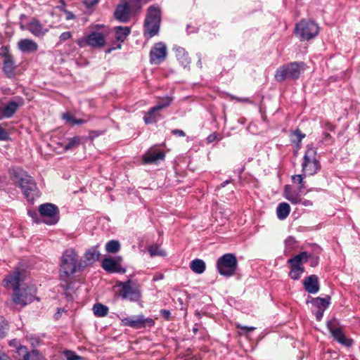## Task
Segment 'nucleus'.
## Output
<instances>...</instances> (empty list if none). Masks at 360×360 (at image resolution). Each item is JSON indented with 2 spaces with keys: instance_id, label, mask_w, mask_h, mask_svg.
Here are the masks:
<instances>
[{
  "instance_id": "f257e3e1",
  "label": "nucleus",
  "mask_w": 360,
  "mask_h": 360,
  "mask_svg": "<svg viewBox=\"0 0 360 360\" xmlns=\"http://www.w3.org/2000/svg\"><path fill=\"white\" fill-rule=\"evenodd\" d=\"M78 255L74 249L66 250L61 257L60 268V278L62 281L68 283L72 276L78 270ZM65 288H68L66 284Z\"/></svg>"
},
{
  "instance_id": "f03ea898",
  "label": "nucleus",
  "mask_w": 360,
  "mask_h": 360,
  "mask_svg": "<svg viewBox=\"0 0 360 360\" xmlns=\"http://www.w3.org/2000/svg\"><path fill=\"white\" fill-rule=\"evenodd\" d=\"M15 184L22 189L27 200L33 201L38 195V189L32 176L26 172H21L15 174Z\"/></svg>"
},
{
  "instance_id": "7ed1b4c3",
  "label": "nucleus",
  "mask_w": 360,
  "mask_h": 360,
  "mask_svg": "<svg viewBox=\"0 0 360 360\" xmlns=\"http://www.w3.org/2000/svg\"><path fill=\"white\" fill-rule=\"evenodd\" d=\"M161 21L160 9L158 6H151L148 8L144 22V34L148 37L156 35L160 29Z\"/></svg>"
},
{
  "instance_id": "20e7f679",
  "label": "nucleus",
  "mask_w": 360,
  "mask_h": 360,
  "mask_svg": "<svg viewBox=\"0 0 360 360\" xmlns=\"http://www.w3.org/2000/svg\"><path fill=\"white\" fill-rule=\"evenodd\" d=\"M304 63L292 62L284 65L277 69L275 73V79L277 82H282L286 79H297L304 70Z\"/></svg>"
},
{
  "instance_id": "39448f33",
  "label": "nucleus",
  "mask_w": 360,
  "mask_h": 360,
  "mask_svg": "<svg viewBox=\"0 0 360 360\" xmlns=\"http://www.w3.org/2000/svg\"><path fill=\"white\" fill-rule=\"evenodd\" d=\"M217 267L221 275L226 277L232 276L238 267L237 259L233 254H225L217 259Z\"/></svg>"
},
{
  "instance_id": "423d86ee",
  "label": "nucleus",
  "mask_w": 360,
  "mask_h": 360,
  "mask_svg": "<svg viewBox=\"0 0 360 360\" xmlns=\"http://www.w3.org/2000/svg\"><path fill=\"white\" fill-rule=\"evenodd\" d=\"M319 32V27L314 21L302 20L295 29V35L301 41L309 40L315 37Z\"/></svg>"
},
{
  "instance_id": "0eeeda50",
  "label": "nucleus",
  "mask_w": 360,
  "mask_h": 360,
  "mask_svg": "<svg viewBox=\"0 0 360 360\" xmlns=\"http://www.w3.org/2000/svg\"><path fill=\"white\" fill-rule=\"evenodd\" d=\"M117 286L120 288V295L122 299L136 302L141 297L140 285L134 281L129 279L124 282H120Z\"/></svg>"
},
{
  "instance_id": "6e6552de",
  "label": "nucleus",
  "mask_w": 360,
  "mask_h": 360,
  "mask_svg": "<svg viewBox=\"0 0 360 360\" xmlns=\"http://www.w3.org/2000/svg\"><path fill=\"white\" fill-rule=\"evenodd\" d=\"M309 255L307 252H302L288 260L290 271L289 276L293 280H298L304 271L303 264L308 260Z\"/></svg>"
},
{
  "instance_id": "1a4fd4ad",
  "label": "nucleus",
  "mask_w": 360,
  "mask_h": 360,
  "mask_svg": "<svg viewBox=\"0 0 360 360\" xmlns=\"http://www.w3.org/2000/svg\"><path fill=\"white\" fill-rule=\"evenodd\" d=\"M316 149L313 147L307 146L302 164V172L305 175H314L320 169L321 165L316 158Z\"/></svg>"
},
{
  "instance_id": "9d476101",
  "label": "nucleus",
  "mask_w": 360,
  "mask_h": 360,
  "mask_svg": "<svg viewBox=\"0 0 360 360\" xmlns=\"http://www.w3.org/2000/svg\"><path fill=\"white\" fill-rule=\"evenodd\" d=\"M108 35V31L92 32L86 37L79 39L77 44L80 47H83L85 44H87L93 48H101L105 46V39Z\"/></svg>"
},
{
  "instance_id": "9b49d317",
  "label": "nucleus",
  "mask_w": 360,
  "mask_h": 360,
  "mask_svg": "<svg viewBox=\"0 0 360 360\" xmlns=\"http://www.w3.org/2000/svg\"><path fill=\"white\" fill-rule=\"evenodd\" d=\"M39 212L45 224L53 225L58 221L59 210L55 205L51 203L42 204L39 207Z\"/></svg>"
},
{
  "instance_id": "f8f14e48",
  "label": "nucleus",
  "mask_w": 360,
  "mask_h": 360,
  "mask_svg": "<svg viewBox=\"0 0 360 360\" xmlns=\"http://www.w3.org/2000/svg\"><path fill=\"white\" fill-rule=\"evenodd\" d=\"M35 290L30 287L20 288L13 292L12 300L16 305L25 307L34 299Z\"/></svg>"
},
{
  "instance_id": "ddd939ff",
  "label": "nucleus",
  "mask_w": 360,
  "mask_h": 360,
  "mask_svg": "<svg viewBox=\"0 0 360 360\" xmlns=\"http://www.w3.org/2000/svg\"><path fill=\"white\" fill-rule=\"evenodd\" d=\"M123 326H129L133 328L139 329L146 327H152L155 321L151 318H145L142 314L120 319Z\"/></svg>"
},
{
  "instance_id": "4468645a",
  "label": "nucleus",
  "mask_w": 360,
  "mask_h": 360,
  "mask_svg": "<svg viewBox=\"0 0 360 360\" xmlns=\"http://www.w3.org/2000/svg\"><path fill=\"white\" fill-rule=\"evenodd\" d=\"M122 257L117 256L115 257H107L103 259L101 267L108 273H124L125 269L122 267Z\"/></svg>"
},
{
  "instance_id": "2eb2a0df",
  "label": "nucleus",
  "mask_w": 360,
  "mask_h": 360,
  "mask_svg": "<svg viewBox=\"0 0 360 360\" xmlns=\"http://www.w3.org/2000/svg\"><path fill=\"white\" fill-rule=\"evenodd\" d=\"M101 255L98 245L88 248L84 254V261L78 264V270L82 271L86 266L94 264L100 259Z\"/></svg>"
},
{
  "instance_id": "dca6fc26",
  "label": "nucleus",
  "mask_w": 360,
  "mask_h": 360,
  "mask_svg": "<svg viewBox=\"0 0 360 360\" xmlns=\"http://www.w3.org/2000/svg\"><path fill=\"white\" fill-rule=\"evenodd\" d=\"M22 281V271L16 269L8 274L2 281V285L7 289H13L14 292L20 289Z\"/></svg>"
},
{
  "instance_id": "f3484780",
  "label": "nucleus",
  "mask_w": 360,
  "mask_h": 360,
  "mask_svg": "<svg viewBox=\"0 0 360 360\" xmlns=\"http://www.w3.org/2000/svg\"><path fill=\"white\" fill-rule=\"evenodd\" d=\"M328 328L333 337L340 344L349 347L352 345V340L346 338L342 329L338 326L336 321H330L327 323Z\"/></svg>"
},
{
  "instance_id": "a211bd4d",
  "label": "nucleus",
  "mask_w": 360,
  "mask_h": 360,
  "mask_svg": "<svg viewBox=\"0 0 360 360\" xmlns=\"http://www.w3.org/2000/svg\"><path fill=\"white\" fill-rule=\"evenodd\" d=\"M121 3L119 4L115 11L114 15L115 19L121 22H127L130 20L131 13H134V11L131 10L128 3L125 0H120Z\"/></svg>"
},
{
  "instance_id": "6ab92c4d",
  "label": "nucleus",
  "mask_w": 360,
  "mask_h": 360,
  "mask_svg": "<svg viewBox=\"0 0 360 360\" xmlns=\"http://www.w3.org/2000/svg\"><path fill=\"white\" fill-rule=\"evenodd\" d=\"M167 56V47L162 42L157 43L150 51V63L159 64L163 61Z\"/></svg>"
},
{
  "instance_id": "aec40b11",
  "label": "nucleus",
  "mask_w": 360,
  "mask_h": 360,
  "mask_svg": "<svg viewBox=\"0 0 360 360\" xmlns=\"http://www.w3.org/2000/svg\"><path fill=\"white\" fill-rule=\"evenodd\" d=\"M24 103V99L20 96H17L13 100L9 101L4 106L3 115H0V120H2L4 117L10 118L13 117L18 108L23 105Z\"/></svg>"
},
{
  "instance_id": "412c9836",
  "label": "nucleus",
  "mask_w": 360,
  "mask_h": 360,
  "mask_svg": "<svg viewBox=\"0 0 360 360\" xmlns=\"http://www.w3.org/2000/svg\"><path fill=\"white\" fill-rule=\"evenodd\" d=\"M300 188L294 189L290 185H286L284 187L283 196L285 199L289 200L292 204H298L302 201L301 193Z\"/></svg>"
},
{
  "instance_id": "4be33fe9",
  "label": "nucleus",
  "mask_w": 360,
  "mask_h": 360,
  "mask_svg": "<svg viewBox=\"0 0 360 360\" xmlns=\"http://www.w3.org/2000/svg\"><path fill=\"white\" fill-rule=\"evenodd\" d=\"M303 285L305 290L309 293L315 294L319 290V278L316 275L307 277L303 281Z\"/></svg>"
},
{
  "instance_id": "5701e85b",
  "label": "nucleus",
  "mask_w": 360,
  "mask_h": 360,
  "mask_svg": "<svg viewBox=\"0 0 360 360\" xmlns=\"http://www.w3.org/2000/svg\"><path fill=\"white\" fill-rule=\"evenodd\" d=\"M19 355H22V360H45L44 356L41 355L37 350L27 351L25 346L20 345L18 348Z\"/></svg>"
},
{
  "instance_id": "b1692460",
  "label": "nucleus",
  "mask_w": 360,
  "mask_h": 360,
  "mask_svg": "<svg viewBox=\"0 0 360 360\" xmlns=\"http://www.w3.org/2000/svg\"><path fill=\"white\" fill-rule=\"evenodd\" d=\"M168 106V102L165 104H157L155 106L151 108L149 111L145 115L143 120L146 124H151L157 122L159 115L158 112L164 108Z\"/></svg>"
},
{
  "instance_id": "393cba45",
  "label": "nucleus",
  "mask_w": 360,
  "mask_h": 360,
  "mask_svg": "<svg viewBox=\"0 0 360 360\" xmlns=\"http://www.w3.org/2000/svg\"><path fill=\"white\" fill-rule=\"evenodd\" d=\"M38 44L30 39H20L18 43V48L23 53H34L38 50Z\"/></svg>"
},
{
  "instance_id": "a878e982",
  "label": "nucleus",
  "mask_w": 360,
  "mask_h": 360,
  "mask_svg": "<svg viewBox=\"0 0 360 360\" xmlns=\"http://www.w3.org/2000/svg\"><path fill=\"white\" fill-rule=\"evenodd\" d=\"M27 29L35 37H41L46 34L48 29L44 28L37 20H32L27 24Z\"/></svg>"
},
{
  "instance_id": "bb28decb",
  "label": "nucleus",
  "mask_w": 360,
  "mask_h": 360,
  "mask_svg": "<svg viewBox=\"0 0 360 360\" xmlns=\"http://www.w3.org/2000/svg\"><path fill=\"white\" fill-rule=\"evenodd\" d=\"M3 70L6 76L9 78L13 77L15 75V63L13 56L9 53L6 54L5 56Z\"/></svg>"
},
{
  "instance_id": "cd10ccee",
  "label": "nucleus",
  "mask_w": 360,
  "mask_h": 360,
  "mask_svg": "<svg viewBox=\"0 0 360 360\" xmlns=\"http://www.w3.org/2000/svg\"><path fill=\"white\" fill-rule=\"evenodd\" d=\"M290 212V207L287 202H281L278 205L276 214L280 220L285 219Z\"/></svg>"
},
{
  "instance_id": "c85d7f7f",
  "label": "nucleus",
  "mask_w": 360,
  "mask_h": 360,
  "mask_svg": "<svg viewBox=\"0 0 360 360\" xmlns=\"http://www.w3.org/2000/svg\"><path fill=\"white\" fill-rule=\"evenodd\" d=\"M165 153L163 151L149 152L144 156V162L146 163H154L158 160H163L165 158Z\"/></svg>"
},
{
  "instance_id": "c756f323",
  "label": "nucleus",
  "mask_w": 360,
  "mask_h": 360,
  "mask_svg": "<svg viewBox=\"0 0 360 360\" xmlns=\"http://www.w3.org/2000/svg\"><path fill=\"white\" fill-rule=\"evenodd\" d=\"M130 28L129 27H116L115 38L117 41L123 42L127 37L130 34Z\"/></svg>"
},
{
  "instance_id": "7c9ffc66",
  "label": "nucleus",
  "mask_w": 360,
  "mask_h": 360,
  "mask_svg": "<svg viewBox=\"0 0 360 360\" xmlns=\"http://www.w3.org/2000/svg\"><path fill=\"white\" fill-rule=\"evenodd\" d=\"M190 268L193 272L200 274L205 271V263L202 259H195L191 262Z\"/></svg>"
},
{
  "instance_id": "2f4dec72",
  "label": "nucleus",
  "mask_w": 360,
  "mask_h": 360,
  "mask_svg": "<svg viewBox=\"0 0 360 360\" xmlns=\"http://www.w3.org/2000/svg\"><path fill=\"white\" fill-rule=\"evenodd\" d=\"M311 302L316 309L321 311H325L329 305V302L326 299L321 297L313 298Z\"/></svg>"
},
{
  "instance_id": "473e14b6",
  "label": "nucleus",
  "mask_w": 360,
  "mask_h": 360,
  "mask_svg": "<svg viewBox=\"0 0 360 360\" xmlns=\"http://www.w3.org/2000/svg\"><path fill=\"white\" fill-rule=\"evenodd\" d=\"M93 311L96 316L104 317L108 313V307L101 303H96L94 305Z\"/></svg>"
},
{
  "instance_id": "72a5a7b5",
  "label": "nucleus",
  "mask_w": 360,
  "mask_h": 360,
  "mask_svg": "<svg viewBox=\"0 0 360 360\" xmlns=\"http://www.w3.org/2000/svg\"><path fill=\"white\" fill-rule=\"evenodd\" d=\"M120 243L118 240H112L108 241L105 245V250L108 253L115 254L120 251Z\"/></svg>"
},
{
  "instance_id": "f704fd0d",
  "label": "nucleus",
  "mask_w": 360,
  "mask_h": 360,
  "mask_svg": "<svg viewBox=\"0 0 360 360\" xmlns=\"http://www.w3.org/2000/svg\"><path fill=\"white\" fill-rule=\"evenodd\" d=\"M81 143V138L79 136H74L68 140L67 144L64 146L65 150H72L78 147Z\"/></svg>"
},
{
  "instance_id": "c9c22d12",
  "label": "nucleus",
  "mask_w": 360,
  "mask_h": 360,
  "mask_svg": "<svg viewBox=\"0 0 360 360\" xmlns=\"http://www.w3.org/2000/svg\"><path fill=\"white\" fill-rule=\"evenodd\" d=\"M148 252L151 257L166 256V252L158 245H153L148 248Z\"/></svg>"
},
{
  "instance_id": "e433bc0d",
  "label": "nucleus",
  "mask_w": 360,
  "mask_h": 360,
  "mask_svg": "<svg viewBox=\"0 0 360 360\" xmlns=\"http://www.w3.org/2000/svg\"><path fill=\"white\" fill-rule=\"evenodd\" d=\"M176 56L184 66H186L190 63L188 54L185 53L183 49H178L176 50Z\"/></svg>"
},
{
  "instance_id": "4c0bfd02",
  "label": "nucleus",
  "mask_w": 360,
  "mask_h": 360,
  "mask_svg": "<svg viewBox=\"0 0 360 360\" xmlns=\"http://www.w3.org/2000/svg\"><path fill=\"white\" fill-rule=\"evenodd\" d=\"M145 0H127L125 1L126 3L129 4V6L131 8V11H134L135 13L138 11L141 10L142 7V2Z\"/></svg>"
},
{
  "instance_id": "58836bf2",
  "label": "nucleus",
  "mask_w": 360,
  "mask_h": 360,
  "mask_svg": "<svg viewBox=\"0 0 360 360\" xmlns=\"http://www.w3.org/2000/svg\"><path fill=\"white\" fill-rule=\"evenodd\" d=\"M292 181L294 183H297L300 184L298 188H300V192H302L303 189L305 188V183L304 181V177L301 174L293 175L292 176Z\"/></svg>"
},
{
  "instance_id": "ea45409f",
  "label": "nucleus",
  "mask_w": 360,
  "mask_h": 360,
  "mask_svg": "<svg viewBox=\"0 0 360 360\" xmlns=\"http://www.w3.org/2000/svg\"><path fill=\"white\" fill-rule=\"evenodd\" d=\"M68 360H80L81 356L75 354L73 352L68 350L65 352Z\"/></svg>"
},
{
  "instance_id": "a19ab883",
  "label": "nucleus",
  "mask_w": 360,
  "mask_h": 360,
  "mask_svg": "<svg viewBox=\"0 0 360 360\" xmlns=\"http://www.w3.org/2000/svg\"><path fill=\"white\" fill-rule=\"evenodd\" d=\"M9 138L6 131L0 125V141H6Z\"/></svg>"
},
{
  "instance_id": "79ce46f5",
  "label": "nucleus",
  "mask_w": 360,
  "mask_h": 360,
  "mask_svg": "<svg viewBox=\"0 0 360 360\" xmlns=\"http://www.w3.org/2000/svg\"><path fill=\"white\" fill-rule=\"evenodd\" d=\"M71 37H72V34L70 32H65L60 34V41H65L70 39Z\"/></svg>"
},
{
  "instance_id": "37998d69",
  "label": "nucleus",
  "mask_w": 360,
  "mask_h": 360,
  "mask_svg": "<svg viewBox=\"0 0 360 360\" xmlns=\"http://www.w3.org/2000/svg\"><path fill=\"white\" fill-rule=\"evenodd\" d=\"M236 326H237V328H240L243 330H244L245 333H250L255 329V327H252V326L249 327V326H243L240 324H237Z\"/></svg>"
},
{
  "instance_id": "c03bdc74",
  "label": "nucleus",
  "mask_w": 360,
  "mask_h": 360,
  "mask_svg": "<svg viewBox=\"0 0 360 360\" xmlns=\"http://www.w3.org/2000/svg\"><path fill=\"white\" fill-rule=\"evenodd\" d=\"M98 3V0H84V4L86 7H92Z\"/></svg>"
},
{
  "instance_id": "a18cd8bd",
  "label": "nucleus",
  "mask_w": 360,
  "mask_h": 360,
  "mask_svg": "<svg viewBox=\"0 0 360 360\" xmlns=\"http://www.w3.org/2000/svg\"><path fill=\"white\" fill-rule=\"evenodd\" d=\"M314 311V314L316 316V319L318 321H320L321 319V318L323 317L324 311L315 309Z\"/></svg>"
},
{
  "instance_id": "49530a36",
  "label": "nucleus",
  "mask_w": 360,
  "mask_h": 360,
  "mask_svg": "<svg viewBox=\"0 0 360 360\" xmlns=\"http://www.w3.org/2000/svg\"><path fill=\"white\" fill-rule=\"evenodd\" d=\"M294 135L297 137V141L300 142L302 139L304 137V134H302L300 130H296L294 132Z\"/></svg>"
},
{
  "instance_id": "de8ad7c7",
  "label": "nucleus",
  "mask_w": 360,
  "mask_h": 360,
  "mask_svg": "<svg viewBox=\"0 0 360 360\" xmlns=\"http://www.w3.org/2000/svg\"><path fill=\"white\" fill-rule=\"evenodd\" d=\"M172 133L179 136H185V132L181 129H174Z\"/></svg>"
},
{
  "instance_id": "09e8293b",
  "label": "nucleus",
  "mask_w": 360,
  "mask_h": 360,
  "mask_svg": "<svg viewBox=\"0 0 360 360\" xmlns=\"http://www.w3.org/2000/svg\"><path fill=\"white\" fill-rule=\"evenodd\" d=\"M63 119H65V120L68 121V122H73L74 121V117L69 113H65L63 114Z\"/></svg>"
},
{
  "instance_id": "8fccbe9b",
  "label": "nucleus",
  "mask_w": 360,
  "mask_h": 360,
  "mask_svg": "<svg viewBox=\"0 0 360 360\" xmlns=\"http://www.w3.org/2000/svg\"><path fill=\"white\" fill-rule=\"evenodd\" d=\"M65 13L66 15V20H69L75 18V15L71 11H65Z\"/></svg>"
},
{
  "instance_id": "3c124183",
  "label": "nucleus",
  "mask_w": 360,
  "mask_h": 360,
  "mask_svg": "<svg viewBox=\"0 0 360 360\" xmlns=\"http://www.w3.org/2000/svg\"><path fill=\"white\" fill-rule=\"evenodd\" d=\"M160 313L167 319H169L171 315L170 311L166 309L161 310Z\"/></svg>"
},
{
  "instance_id": "603ef678",
  "label": "nucleus",
  "mask_w": 360,
  "mask_h": 360,
  "mask_svg": "<svg viewBox=\"0 0 360 360\" xmlns=\"http://www.w3.org/2000/svg\"><path fill=\"white\" fill-rule=\"evenodd\" d=\"M168 102V106L170 105L172 102V98L169 97L164 98L162 101H160L158 104H165Z\"/></svg>"
},
{
  "instance_id": "864d4df0",
  "label": "nucleus",
  "mask_w": 360,
  "mask_h": 360,
  "mask_svg": "<svg viewBox=\"0 0 360 360\" xmlns=\"http://www.w3.org/2000/svg\"><path fill=\"white\" fill-rule=\"evenodd\" d=\"M0 360H10V359L5 352H0Z\"/></svg>"
},
{
  "instance_id": "5fc2aeb1",
  "label": "nucleus",
  "mask_w": 360,
  "mask_h": 360,
  "mask_svg": "<svg viewBox=\"0 0 360 360\" xmlns=\"http://www.w3.org/2000/svg\"><path fill=\"white\" fill-rule=\"evenodd\" d=\"M217 138V136L214 134H210V136H208L207 137V141L208 142L211 143L212 141H214Z\"/></svg>"
},
{
  "instance_id": "6e6d98bb",
  "label": "nucleus",
  "mask_w": 360,
  "mask_h": 360,
  "mask_svg": "<svg viewBox=\"0 0 360 360\" xmlns=\"http://www.w3.org/2000/svg\"><path fill=\"white\" fill-rule=\"evenodd\" d=\"M286 244H293L295 243V239L292 237H288L285 240Z\"/></svg>"
},
{
  "instance_id": "4d7b16f0",
  "label": "nucleus",
  "mask_w": 360,
  "mask_h": 360,
  "mask_svg": "<svg viewBox=\"0 0 360 360\" xmlns=\"http://www.w3.org/2000/svg\"><path fill=\"white\" fill-rule=\"evenodd\" d=\"M73 123L76 124H82L84 123V121L82 119H75V118Z\"/></svg>"
},
{
  "instance_id": "13d9d810",
  "label": "nucleus",
  "mask_w": 360,
  "mask_h": 360,
  "mask_svg": "<svg viewBox=\"0 0 360 360\" xmlns=\"http://www.w3.org/2000/svg\"><path fill=\"white\" fill-rule=\"evenodd\" d=\"M238 101L251 103L248 98H236Z\"/></svg>"
},
{
  "instance_id": "bf43d9fd",
  "label": "nucleus",
  "mask_w": 360,
  "mask_h": 360,
  "mask_svg": "<svg viewBox=\"0 0 360 360\" xmlns=\"http://www.w3.org/2000/svg\"><path fill=\"white\" fill-rule=\"evenodd\" d=\"M29 214L32 217L34 221L38 222L35 219L37 218V214L36 212H29Z\"/></svg>"
},
{
  "instance_id": "052dcab7",
  "label": "nucleus",
  "mask_w": 360,
  "mask_h": 360,
  "mask_svg": "<svg viewBox=\"0 0 360 360\" xmlns=\"http://www.w3.org/2000/svg\"><path fill=\"white\" fill-rule=\"evenodd\" d=\"M229 183H231V180H226L225 181H224L223 183L221 184V185L219 186H218L217 188H224V186H226L227 184H229Z\"/></svg>"
},
{
  "instance_id": "680f3d73",
  "label": "nucleus",
  "mask_w": 360,
  "mask_h": 360,
  "mask_svg": "<svg viewBox=\"0 0 360 360\" xmlns=\"http://www.w3.org/2000/svg\"><path fill=\"white\" fill-rule=\"evenodd\" d=\"M302 204L304 205V206H311L312 205V202L309 200H305L302 202Z\"/></svg>"
},
{
  "instance_id": "e2e57ef3",
  "label": "nucleus",
  "mask_w": 360,
  "mask_h": 360,
  "mask_svg": "<svg viewBox=\"0 0 360 360\" xmlns=\"http://www.w3.org/2000/svg\"><path fill=\"white\" fill-rule=\"evenodd\" d=\"M60 314H61V309H58V311L54 315V318L56 319H58L59 317L60 316Z\"/></svg>"
},
{
  "instance_id": "0e129e2a",
  "label": "nucleus",
  "mask_w": 360,
  "mask_h": 360,
  "mask_svg": "<svg viewBox=\"0 0 360 360\" xmlns=\"http://www.w3.org/2000/svg\"><path fill=\"white\" fill-rule=\"evenodd\" d=\"M4 106L3 103L0 101V115H3Z\"/></svg>"
},
{
  "instance_id": "69168bd1",
  "label": "nucleus",
  "mask_w": 360,
  "mask_h": 360,
  "mask_svg": "<svg viewBox=\"0 0 360 360\" xmlns=\"http://www.w3.org/2000/svg\"><path fill=\"white\" fill-rule=\"evenodd\" d=\"M6 335V332L3 330V328H0V338H4Z\"/></svg>"
},
{
  "instance_id": "338daca9",
  "label": "nucleus",
  "mask_w": 360,
  "mask_h": 360,
  "mask_svg": "<svg viewBox=\"0 0 360 360\" xmlns=\"http://www.w3.org/2000/svg\"><path fill=\"white\" fill-rule=\"evenodd\" d=\"M198 66H199L200 68H202V63H201V59H200V58H199L198 62Z\"/></svg>"
},
{
  "instance_id": "774afa93",
  "label": "nucleus",
  "mask_w": 360,
  "mask_h": 360,
  "mask_svg": "<svg viewBox=\"0 0 360 360\" xmlns=\"http://www.w3.org/2000/svg\"><path fill=\"white\" fill-rule=\"evenodd\" d=\"M193 331L194 333H196V332L198 331V328H193Z\"/></svg>"
}]
</instances>
